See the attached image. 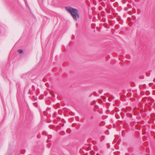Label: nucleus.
Masks as SVG:
<instances>
[{
  "mask_svg": "<svg viewBox=\"0 0 155 155\" xmlns=\"http://www.w3.org/2000/svg\"><path fill=\"white\" fill-rule=\"evenodd\" d=\"M65 9L71 14L74 20L76 21H77V19L80 17L78 10L69 6L66 7Z\"/></svg>",
  "mask_w": 155,
  "mask_h": 155,
  "instance_id": "nucleus-1",
  "label": "nucleus"
},
{
  "mask_svg": "<svg viewBox=\"0 0 155 155\" xmlns=\"http://www.w3.org/2000/svg\"><path fill=\"white\" fill-rule=\"evenodd\" d=\"M18 51L19 54H21L23 52V50L21 49H19L18 50Z\"/></svg>",
  "mask_w": 155,
  "mask_h": 155,
  "instance_id": "nucleus-2",
  "label": "nucleus"
},
{
  "mask_svg": "<svg viewBox=\"0 0 155 155\" xmlns=\"http://www.w3.org/2000/svg\"><path fill=\"white\" fill-rule=\"evenodd\" d=\"M47 147L48 148H49L50 147V145L49 144H48L47 145Z\"/></svg>",
  "mask_w": 155,
  "mask_h": 155,
  "instance_id": "nucleus-3",
  "label": "nucleus"
},
{
  "mask_svg": "<svg viewBox=\"0 0 155 155\" xmlns=\"http://www.w3.org/2000/svg\"><path fill=\"white\" fill-rule=\"evenodd\" d=\"M93 118V116H92L91 117V119H92Z\"/></svg>",
  "mask_w": 155,
  "mask_h": 155,
  "instance_id": "nucleus-4",
  "label": "nucleus"
}]
</instances>
